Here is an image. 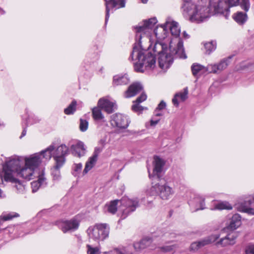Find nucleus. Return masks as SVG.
<instances>
[{"instance_id":"f704fd0d","label":"nucleus","mask_w":254,"mask_h":254,"mask_svg":"<svg viewBox=\"0 0 254 254\" xmlns=\"http://www.w3.org/2000/svg\"><path fill=\"white\" fill-rule=\"evenodd\" d=\"M152 240L150 238H145L142 239L140 242L135 243L134 244V248L137 251L140 250L149 246Z\"/></svg>"},{"instance_id":"680f3d73","label":"nucleus","mask_w":254,"mask_h":254,"mask_svg":"<svg viewBox=\"0 0 254 254\" xmlns=\"http://www.w3.org/2000/svg\"><path fill=\"white\" fill-rule=\"evenodd\" d=\"M2 196H3V195H2V192L1 190L0 189V197H2Z\"/></svg>"},{"instance_id":"338daca9","label":"nucleus","mask_w":254,"mask_h":254,"mask_svg":"<svg viewBox=\"0 0 254 254\" xmlns=\"http://www.w3.org/2000/svg\"><path fill=\"white\" fill-rule=\"evenodd\" d=\"M1 125H2V124L0 123V126Z\"/></svg>"},{"instance_id":"052dcab7","label":"nucleus","mask_w":254,"mask_h":254,"mask_svg":"<svg viewBox=\"0 0 254 254\" xmlns=\"http://www.w3.org/2000/svg\"><path fill=\"white\" fill-rule=\"evenodd\" d=\"M148 0H141L143 3H146L148 2Z\"/></svg>"},{"instance_id":"473e14b6","label":"nucleus","mask_w":254,"mask_h":254,"mask_svg":"<svg viewBox=\"0 0 254 254\" xmlns=\"http://www.w3.org/2000/svg\"><path fill=\"white\" fill-rule=\"evenodd\" d=\"M232 17L233 19L239 25L244 24L248 19V16L246 12L238 11L234 13Z\"/></svg>"},{"instance_id":"bb28decb","label":"nucleus","mask_w":254,"mask_h":254,"mask_svg":"<svg viewBox=\"0 0 254 254\" xmlns=\"http://www.w3.org/2000/svg\"><path fill=\"white\" fill-rule=\"evenodd\" d=\"M129 82V78L127 74L120 73L114 76L113 85L114 86L124 85L128 84Z\"/></svg>"},{"instance_id":"dca6fc26","label":"nucleus","mask_w":254,"mask_h":254,"mask_svg":"<svg viewBox=\"0 0 254 254\" xmlns=\"http://www.w3.org/2000/svg\"><path fill=\"white\" fill-rule=\"evenodd\" d=\"M111 125L120 128H126L129 125L128 117L123 114L117 113L111 116Z\"/></svg>"},{"instance_id":"7c9ffc66","label":"nucleus","mask_w":254,"mask_h":254,"mask_svg":"<svg viewBox=\"0 0 254 254\" xmlns=\"http://www.w3.org/2000/svg\"><path fill=\"white\" fill-rule=\"evenodd\" d=\"M147 98V96L145 94L142 93L138 97L136 100L133 102V104L132 106V110L135 112L140 113L145 108L140 106L139 104L143 101H145Z\"/></svg>"},{"instance_id":"6ab92c4d","label":"nucleus","mask_w":254,"mask_h":254,"mask_svg":"<svg viewBox=\"0 0 254 254\" xmlns=\"http://www.w3.org/2000/svg\"><path fill=\"white\" fill-rule=\"evenodd\" d=\"M167 28L165 22L164 25L157 26L154 29L153 33H151L155 42L154 45L156 43H163L161 41L167 37L168 33Z\"/></svg>"},{"instance_id":"aec40b11","label":"nucleus","mask_w":254,"mask_h":254,"mask_svg":"<svg viewBox=\"0 0 254 254\" xmlns=\"http://www.w3.org/2000/svg\"><path fill=\"white\" fill-rule=\"evenodd\" d=\"M40 168H39L37 170L36 176L33 178L34 179L37 175L38 180L33 181L31 183L32 192H36L41 187L44 186L46 184V179L45 177L43 170L42 169L41 171L38 173V171Z\"/></svg>"},{"instance_id":"c9c22d12","label":"nucleus","mask_w":254,"mask_h":254,"mask_svg":"<svg viewBox=\"0 0 254 254\" xmlns=\"http://www.w3.org/2000/svg\"><path fill=\"white\" fill-rule=\"evenodd\" d=\"M233 207L231 204L227 201H218L214 203V206L212 210H231Z\"/></svg>"},{"instance_id":"2f4dec72","label":"nucleus","mask_w":254,"mask_h":254,"mask_svg":"<svg viewBox=\"0 0 254 254\" xmlns=\"http://www.w3.org/2000/svg\"><path fill=\"white\" fill-rule=\"evenodd\" d=\"M98 159L91 156L87 160L85 164L84 168L82 171V175L87 174L96 165Z\"/></svg>"},{"instance_id":"5701e85b","label":"nucleus","mask_w":254,"mask_h":254,"mask_svg":"<svg viewBox=\"0 0 254 254\" xmlns=\"http://www.w3.org/2000/svg\"><path fill=\"white\" fill-rule=\"evenodd\" d=\"M231 57H229L221 60L218 64H210V73H217L225 69L230 63Z\"/></svg>"},{"instance_id":"c85d7f7f","label":"nucleus","mask_w":254,"mask_h":254,"mask_svg":"<svg viewBox=\"0 0 254 254\" xmlns=\"http://www.w3.org/2000/svg\"><path fill=\"white\" fill-rule=\"evenodd\" d=\"M191 68L194 75L210 73L209 64L207 67H205L200 64L194 63L191 65Z\"/></svg>"},{"instance_id":"79ce46f5","label":"nucleus","mask_w":254,"mask_h":254,"mask_svg":"<svg viewBox=\"0 0 254 254\" xmlns=\"http://www.w3.org/2000/svg\"><path fill=\"white\" fill-rule=\"evenodd\" d=\"M240 5L241 8L247 12L250 9L251 4L249 0H241Z\"/></svg>"},{"instance_id":"c03bdc74","label":"nucleus","mask_w":254,"mask_h":254,"mask_svg":"<svg viewBox=\"0 0 254 254\" xmlns=\"http://www.w3.org/2000/svg\"><path fill=\"white\" fill-rule=\"evenodd\" d=\"M88 127V122L87 120L80 119L79 123L80 130L84 132L86 131Z\"/></svg>"},{"instance_id":"1a4fd4ad","label":"nucleus","mask_w":254,"mask_h":254,"mask_svg":"<svg viewBox=\"0 0 254 254\" xmlns=\"http://www.w3.org/2000/svg\"><path fill=\"white\" fill-rule=\"evenodd\" d=\"M110 228L106 223L96 224L90 226L87 233L90 239L99 242L107 239L109 234Z\"/></svg>"},{"instance_id":"f257e3e1","label":"nucleus","mask_w":254,"mask_h":254,"mask_svg":"<svg viewBox=\"0 0 254 254\" xmlns=\"http://www.w3.org/2000/svg\"><path fill=\"white\" fill-rule=\"evenodd\" d=\"M39 162V158L37 155L11 156L2 164V180L0 182L2 183L3 181L12 183L17 182L15 174L27 181L33 179Z\"/></svg>"},{"instance_id":"a18cd8bd","label":"nucleus","mask_w":254,"mask_h":254,"mask_svg":"<svg viewBox=\"0 0 254 254\" xmlns=\"http://www.w3.org/2000/svg\"><path fill=\"white\" fill-rule=\"evenodd\" d=\"M82 168V164L81 163L74 164L73 167V175L77 176L80 173Z\"/></svg>"},{"instance_id":"4d7b16f0","label":"nucleus","mask_w":254,"mask_h":254,"mask_svg":"<svg viewBox=\"0 0 254 254\" xmlns=\"http://www.w3.org/2000/svg\"><path fill=\"white\" fill-rule=\"evenodd\" d=\"M26 131L25 129H24L22 132V134L20 136V138H22L23 136H25L26 135Z\"/></svg>"},{"instance_id":"cd10ccee","label":"nucleus","mask_w":254,"mask_h":254,"mask_svg":"<svg viewBox=\"0 0 254 254\" xmlns=\"http://www.w3.org/2000/svg\"><path fill=\"white\" fill-rule=\"evenodd\" d=\"M242 224L241 216L240 214L236 213L230 219L229 223L227 225V228L234 231L239 228Z\"/></svg>"},{"instance_id":"f3484780","label":"nucleus","mask_w":254,"mask_h":254,"mask_svg":"<svg viewBox=\"0 0 254 254\" xmlns=\"http://www.w3.org/2000/svg\"><path fill=\"white\" fill-rule=\"evenodd\" d=\"M106 4V18L105 22H107V21L109 18L110 13H113L114 10L124 7L125 6V0H105Z\"/></svg>"},{"instance_id":"a19ab883","label":"nucleus","mask_w":254,"mask_h":254,"mask_svg":"<svg viewBox=\"0 0 254 254\" xmlns=\"http://www.w3.org/2000/svg\"><path fill=\"white\" fill-rule=\"evenodd\" d=\"M87 254H100L101 253L100 247H93L91 245H87Z\"/></svg>"},{"instance_id":"4468645a","label":"nucleus","mask_w":254,"mask_h":254,"mask_svg":"<svg viewBox=\"0 0 254 254\" xmlns=\"http://www.w3.org/2000/svg\"><path fill=\"white\" fill-rule=\"evenodd\" d=\"M97 106L108 114L112 113L117 108L116 102L108 96L99 99Z\"/></svg>"},{"instance_id":"b1692460","label":"nucleus","mask_w":254,"mask_h":254,"mask_svg":"<svg viewBox=\"0 0 254 254\" xmlns=\"http://www.w3.org/2000/svg\"><path fill=\"white\" fill-rule=\"evenodd\" d=\"M188 98V88H185L174 95L172 99V103L174 106L178 107L180 103L185 102Z\"/></svg>"},{"instance_id":"2eb2a0df","label":"nucleus","mask_w":254,"mask_h":254,"mask_svg":"<svg viewBox=\"0 0 254 254\" xmlns=\"http://www.w3.org/2000/svg\"><path fill=\"white\" fill-rule=\"evenodd\" d=\"M220 237L219 234H214L199 241L192 243L190 246V250L196 252L201 248L216 242Z\"/></svg>"},{"instance_id":"6e6552de","label":"nucleus","mask_w":254,"mask_h":254,"mask_svg":"<svg viewBox=\"0 0 254 254\" xmlns=\"http://www.w3.org/2000/svg\"><path fill=\"white\" fill-rule=\"evenodd\" d=\"M240 0H210V7L211 14L216 13L225 14L227 16L229 8L238 5Z\"/></svg>"},{"instance_id":"ddd939ff","label":"nucleus","mask_w":254,"mask_h":254,"mask_svg":"<svg viewBox=\"0 0 254 254\" xmlns=\"http://www.w3.org/2000/svg\"><path fill=\"white\" fill-rule=\"evenodd\" d=\"M80 220L76 216L69 220H62L58 222V227L64 233L72 232L76 230L79 226Z\"/></svg>"},{"instance_id":"de8ad7c7","label":"nucleus","mask_w":254,"mask_h":254,"mask_svg":"<svg viewBox=\"0 0 254 254\" xmlns=\"http://www.w3.org/2000/svg\"><path fill=\"white\" fill-rule=\"evenodd\" d=\"M15 184V188L18 193H23L25 190L24 186L20 183V181L17 179V182H14Z\"/></svg>"},{"instance_id":"a878e982","label":"nucleus","mask_w":254,"mask_h":254,"mask_svg":"<svg viewBox=\"0 0 254 254\" xmlns=\"http://www.w3.org/2000/svg\"><path fill=\"white\" fill-rule=\"evenodd\" d=\"M143 89L142 85L138 82L131 84L125 92L124 96L126 98H130L136 95Z\"/></svg>"},{"instance_id":"0e129e2a","label":"nucleus","mask_w":254,"mask_h":254,"mask_svg":"<svg viewBox=\"0 0 254 254\" xmlns=\"http://www.w3.org/2000/svg\"><path fill=\"white\" fill-rule=\"evenodd\" d=\"M187 1H191L190 0H184V3H185Z\"/></svg>"},{"instance_id":"c756f323","label":"nucleus","mask_w":254,"mask_h":254,"mask_svg":"<svg viewBox=\"0 0 254 254\" xmlns=\"http://www.w3.org/2000/svg\"><path fill=\"white\" fill-rule=\"evenodd\" d=\"M190 205L194 206L196 211L205 208L204 198L201 196H195L193 200L190 201Z\"/></svg>"},{"instance_id":"393cba45","label":"nucleus","mask_w":254,"mask_h":254,"mask_svg":"<svg viewBox=\"0 0 254 254\" xmlns=\"http://www.w3.org/2000/svg\"><path fill=\"white\" fill-rule=\"evenodd\" d=\"M164 164L165 161L163 159L157 156H154V161L153 162V174L154 176H156L158 178L160 177L163 171Z\"/></svg>"},{"instance_id":"9b49d317","label":"nucleus","mask_w":254,"mask_h":254,"mask_svg":"<svg viewBox=\"0 0 254 254\" xmlns=\"http://www.w3.org/2000/svg\"><path fill=\"white\" fill-rule=\"evenodd\" d=\"M135 43L138 48L142 50H147L151 48L152 45L155 43L153 36L151 33H147V32L139 29H135Z\"/></svg>"},{"instance_id":"bf43d9fd","label":"nucleus","mask_w":254,"mask_h":254,"mask_svg":"<svg viewBox=\"0 0 254 254\" xmlns=\"http://www.w3.org/2000/svg\"><path fill=\"white\" fill-rule=\"evenodd\" d=\"M104 142H105V141H104V140H101L100 141V142H100V143H101V144H102V146H103V145H104Z\"/></svg>"},{"instance_id":"39448f33","label":"nucleus","mask_w":254,"mask_h":254,"mask_svg":"<svg viewBox=\"0 0 254 254\" xmlns=\"http://www.w3.org/2000/svg\"><path fill=\"white\" fill-rule=\"evenodd\" d=\"M138 199L136 197L131 198L124 197L120 200H114L107 203L104 206L105 212L114 214L117 211L122 213V217L125 218L127 215L134 211L138 207Z\"/></svg>"},{"instance_id":"423d86ee","label":"nucleus","mask_w":254,"mask_h":254,"mask_svg":"<svg viewBox=\"0 0 254 254\" xmlns=\"http://www.w3.org/2000/svg\"><path fill=\"white\" fill-rule=\"evenodd\" d=\"M154 53H157L159 55L158 64L159 67L164 71H166L173 63V57L181 59H186L185 57L180 56L179 54L173 53V51L177 50V48L174 47L171 49L170 46L169 49L167 45L165 43H156L153 48Z\"/></svg>"},{"instance_id":"13d9d810","label":"nucleus","mask_w":254,"mask_h":254,"mask_svg":"<svg viewBox=\"0 0 254 254\" xmlns=\"http://www.w3.org/2000/svg\"><path fill=\"white\" fill-rule=\"evenodd\" d=\"M4 13V10L2 8H0V14H3Z\"/></svg>"},{"instance_id":"a211bd4d","label":"nucleus","mask_w":254,"mask_h":254,"mask_svg":"<svg viewBox=\"0 0 254 254\" xmlns=\"http://www.w3.org/2000/svg\"><path fill=\"white\" fill-rule=\"evenodd\" d=\"M238 236L237 232L232 231L228 234L226 236L221 238L216 242V245L222 247H227L233 245L236 243V239Z\"/></svg>"},{"instance_id":"58836bf2","label":"nucleus","mask_w":254,"mask_h":254,"mask_svg":"<svg viewBox=\"0 0 254 254\" xmlns=\"http://www.w3.org/2000/svg\"><path fill=\"white\" fill-rule=\"evenodd\" d=\"M76 105L77 103L76 101H72V102L68 105V106L64 109V114L67 115L73 114L76 111Z\"/></svg>"},{"instance_id":"49530a36","label":"nucleus","mask_w":254,"mask_h":254,"mask_svg":"<svg viewBox=\"0 0 254 254\" xmlns=\"http://www.w3.org/2000/svg\"><path fill=\"white\" fill-rule=\"evenodd\" d=\"M177 246L175 245H167L160 248V250L162 252H169L174 250Z\"/></svg>"},{"instance_id":"5fc2aeb1","label":"nucleus","mask_w":254,"mask_h":254,"mask_svg":"<svg viewBox=\"0 0 254 254\" xmlns=\"http://www.w3.org/2000/svg\"><path fill=\"white\" fill-rule=\"evenodd\" d=\"M159 119L155 120L152 119L150 121L149 126L151 127H155L159 123Z\"/></svg>"},{"instance_id":"4c0bfd02","label":"nucleus","mask_w":254,"mask_h":254,"mask_svg":"<svg viewBox=\"0 0 254 254\" xmlns=\"http://www.w3.org/2000/svg\"><path fill=\"white\" fill-rule=\"evenodd\" d=\"M64 165H58V164H55V166L52 169V175L53 179L55 181H59L61 179V173L60 171Z\"/></svg>"},{"instance_id":"603ef678","label":"nucleus","mask_w":254,"mask_h":254,"mask_svg":"<svg viewBox=\"0 0 254 254\" xmlns=\"http://www.w3.org/2000/svg\"><path fill=\"white\" fill-rule=\"evenodd\" d=\"M249 67V65L246 62L242 63L240 64V67L237 68L238 70L244 69Z\"/></svg>"},{"instance_id":"09e8293b","label":"nucleus","mask_w":254,"mask_h":254,"mask_svg":"<svg viewBox=\"0 0 254 254\" xmlns=\"http://www.w3.org/2000/svg\"><path fill=\"white\" fill-rule=\"evenodd\" d=\"M246 254H254V244H249L245 249Z\"/></svg>"},{"instance_id":"e2e57ef3","label":"nucleus","mask_w":254,"mask_h":254,"mask_svg":"<svg viewBox=\"0 0 254 254\" xmlns=\"http://www.w3.org/2000/svg\"><path fill=\"white\" fill-rule=\"evenodd\" d=\"M157 116H160L161 115V114H160V113H156V115Z\"/></svg>"},{"instance_id":"f8f14e48","label":"nucleus","mask_w":254,"mask_h":254,"mask_svg":"<svg viewBox=\"0 0 254 254\" xmlns=\"http://www.w3.org/2000/svg\"><path fill=\"white\" fill-rule=\"evenodd\" d=\"M69 151L71 154L76 157L81 158L86 155L87 146L82 141L79 140H72L68 143Z\"/></svg>"},{"instance_id":"e433bc0d","label":"nucleus","mask_w":254,"mask_h":254,"mask_svg":"<svg viewBox=\"0 0 254 254\" xmlns=\"http://www.w3.org/2000/svg\"><path fill=\"white\" fill-rule=\"evenodd\" d=\"M103 254H132L129 248H123L121 249H113L109 252H105Z\"/></svg>"},{"instance_id":"7ed1b4c3","label":"nucleus","mask_w":254,"mask_h":254,"mask_svg":"<svg viewBox=\"0 0 254 254\" xmlns=\"http://www.w3.org/2000/svg\"><path fill=\"white\" fill-rule=\"evenodd\" d=\"M182 8L184 16L192 22H203L211 15L207 0H200L196 3L187 1Z\"/></svg>"},{"instance_id":"69168bd1","label":"nucleus","mask_w":254,"mask_h":254,"mask_svg":"<svg viewBox=\"0 0 254 254\" xmlns=\"http://www.w3.org/2000/svg\"><path fill=\"white\" fill-rule=\"evenodd\" d=\"M148 126H149V125H148V124H146V126L147 127H148Z\"/></svg>"},{"instance_id":"ea45409f","label":"nucleus","mask_w":254,"mask_h":254,"mask_svg":"<svg viewBox=\"0 0 254 254\" xmlns=\"http://www.w3.org/2000/svg\"><path fill=\"white\" fill-rule=\"evenodd\" d=\"M204 47L206 53L208 54H210L215 50L216 48V43L215 41L208 42L204 44Z\"/></svg>"},{"instance_id":"412c9836","label":"nucleus","mask_w":254,"mask_h":254,"mask_svg":"<svg viewBox=\"0 0 254 254\" xmlns=\"http://www.w3.org/2000/svg\"><path fill=\"white\" fill-rule=\"evenodd\" d=\"M157 23V20L156 17H152L148 19L144 20L142 23L137 25L135 29H139L146 31L148 34L151 33V29L154 25Z\"/></svg>"},{"instance_id":"8fccbe9b","label":"nucleus","mask_w":254,"mask_h":254,"mask_svg":"<svg viewBox=\"0 0 254 254\" xmlns=\"http://www.w3.org/2000/svg\"><path fill=\"white\" fill-rule=\"evenodd\" d=\"M103 149V146H97L95 148L92 156L98 159L99 154L101 152Z\"/></svg>"},{"instance_id":"f03ea898","label":"nucleus","mask_w":254,"mask_h":254,"mask_svg":"<svg viewBox=\"0 0 254 254\" xmlns=\"http://www.w3.org/2000/svg\"><path fill=\"white\" fill-rule=\"evenodd\" d=\"M68 152L69 148L64 144H62L57 147L54 144H52L45 149L31 155H37L39 158L40 162L37 166L38 169L45 165L52 157H53L55 164H58V165H64Z\"/></svg>"},{"instance_id":"6e6d98bb","label":"nucleus","mask_w":254,"mask_h":254,"mask_svg":"<svg viewBox=\"0 0 254 254\" xmlns=\"http://www.w3.org/2000/svg\"><path fill=\"white\" fill-rule=\"evenodd\" d=\"M183 37L184 39H186L190 38L189 35L186 31H184L183 32Z\"/></svg>"},{"instance_id":"0eeeda50","label":"nucleus","mask_w":254,"mask_h":254,"mask_svg":"<svg viewBox=\"0 0 254 254\" xmlns=\"http://www.w3.org/2000/svg\"><path fill=\"white\" fill-rule=\"evenodd\" d=\"M166 26L169 28L174 37L169 42L170 48L171 49L174 47L177 48V50L173 51V53L179 54L180 56L182 57H185L183 42L180 38L181 28L179 23L169 17L166 20Z\"/></svg>"},{"instance_id":"4be33fe9","label":"nucleus","mask_w":254,"mask_h":254,"mask_svg":"<svg viewBox=\"0 0 254 254\" xmlns=\"http://www.w3.org/2000/svg\"><path fill=\"white\" fill-rule=\"evenodd\" d=\"M245 197L246 196L241 197L239 202L235 204V207L238 211L254 215V208L248 206V205L250 204H249L248 201L245 202Z\"/></svg>"},{"instance_id":"20e7f679","label":"nucleus","mask_w":254,"mask_h":254,"mask_svg":"<svg viewBox=\"0 0 254 254\" xmlns=\"http://www.w3.org/2000/svg\"><path fill=\"white\" fill-rule=\"evenodd\" d=\"M131 57L134 61V69L137 72L152 69L156 66L155 55L147 50L140 49L136 45L133 46Z\"/></svg>"},{"instance_id":"9d476101","label":"nucleus","mask_w":254,"mask_h":254,"mask_svg":"<svg viewBox=\"0 0 254 254\" xmlns=\"http://www.w3.org/2000/svg\"><path fill=\"white\" fill-rule=\"evenodd\" d=\"M147 194L151 196L157 195L162 200H168L175 194V190L166 183H156L148 190Z\"/></svg>"},{"instance_id":"72a5a7b5","label":"nucleus","mask_w":254,"mask_h":254,"mask_svg":"<svg viewBox=\"0 0 254 254\" xmlns=\"http://www.w3.org/2000/svg\"><path fill=\"white\" fill-rule=\"evenodd\" d=\"M101 108L98 106L94 107L92 110V116L93 119L97 121H102L104 123L106 124V121L105 119V117L102 114Z\"/></svg>"},{"instance_id":"864d4df0","label":"nucleus","mask_w":254,"mask_h":254,"mask_svg":"<svg viewBox=\"0 0 254 254\" xmlns=\"http://www.w3.org/2000/svg\"><path fill=\"white\" fill-rule=\"evenodd\" d=\"M166 106V104L165 102H164L163 101H162L158 105V106L156 109V110H162L165 108Z\"/></svg>"},{"instance_id":"37998d69","label":"nucleus","mask_w":254,"mask_h":254,"mask_svg":"<svg viewBox=\"0 0 254 254\" xmlns=\"http://www.w3.org/2000/svg\"><path fill=\"white\" fill-rule=\"evenodd\" d=\"M18 214L16 213L2 214L0 216V219L4 221H7L12 219L13 218L18 217Z\"/></svg>"},{"instance_id":"3c124183","label":"nucleus","mask_w":254,"mask_h":254,"mask_svg":"<svg viewBox=\"0 0 254 254\" xmlns=\"http://www.w3.org/2000/svg\"><path fill=\"white\" fill-rule=\"evenodd\" d=\"M245 202L248 201L249 204L254 203V195H246L244 200Z\"/></svg>"},{"instance_id":"774afa93","label":"nucleus","mask_w":254,"mask_h":254,"mask_svg":"<svg viewBox=\"0 0 254 254\" xmlns=\"http://www.w3.org/2000/svg\"><path fill=\"white\" fill-rule=\"evenodd\" d=\"M149 177L150 178V177H151V175H150V174H149Z\"/></svg>"}]
</instances>
